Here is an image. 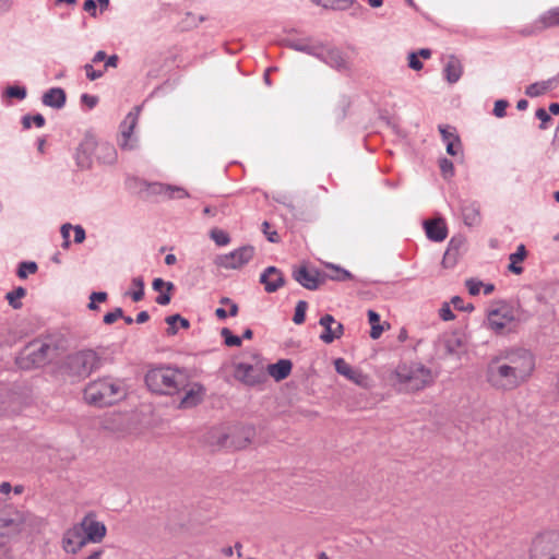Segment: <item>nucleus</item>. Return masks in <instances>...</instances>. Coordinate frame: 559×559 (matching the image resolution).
<instances>
[{
  "label": "nucleus",
  "instance_id": "obj_1",
  "mask_svg": "<svg viewBox=\"0 0 559 559\" xmlns=\"http://www.w3.org/2000/svg\"><path fill=\"white\" fill-rule=\"evenodd\" d=\"M536 368L534 354L524 347H509L493 355L485 371L486 382L496 391L509 392L525 384Z\"/></svg>",
  "mask_w": 559,
  "mask_h": 559
},
{
  "label": "nucleus",
  "instance_id": "obj_2",
  "mask_svg": "<svg viewBox=\"0 0 559 559\" xmlns=\"http://www.w3.org/2000/svg\"><path fill=\"white\" fill-rule=\"evenodd\" d=\"M436 376L431 369L420 362L400 364L393 374L392 381L404 392H418L433 384Z\"/></svg>",
  "mask_w": 559,
  "mask_h": 559
},
{
  "label": "nucleus",
  "instance_id": "obj_3",
  "mask_svg": "<svg viewBox=\"0 0 559 559\" xmlns=\"http://www.w3.org/2000/svg\"><path fill=\"white\" fill-rule=\"evenodd\" d=\"M126 396L123 384L110 377L99 378L90 382L84 389V400L87 404L104 407L110 406Z\"/></svg>",
  "mask_w": 559,
  "mask_h": 559
},
{
  "label": "nucleus",
  "instance_id": "obj_4",
  "mask_svg": "<svg viewBox=\"0 0 559 559\" xmlns=\"http://www.w3.org/2000/svg\"><path fill=\"white\" fill-rule=\"evenodd\" d=\"M150 390L160 394L174 395L188 386V374L173 367H158L145 376Z\"/></svg>",
  "mask_w": 559,
  "mask_h": 559
},
{
  "label": "nucleus",
  "instance_id": "obj_5",
  "mask_svg": "<svg viewBox=\"0 0 559 559\" xmlns=\"http://www.w3.org/2000/svg\"><path fill=\"white\" fill-rule=\"evenodd\" d=\"M102 366V358L94 349H82L67 357L66 369L71 376L86 378Z\"/></svg>",
  "mask_w": 559,
  "mask_h": 559
},
{
  "label": "nucleus",
  "instance_id": "obj_6",
  "mask_svg": "<svg viewBox=\"0 0 559 559\" xmlns=\"http://www.w3.org/2000/svg\"><path fill=\"white\" fill-rule=\"evenodd\" d=\"M530 559H559V530L536 535L531 544Z\"/></svg>",
  "mask_w": 559,
  "mask_h": 559
},
{
  "label": "nucleus",
  "instance_id": "obj_7",
  "mask_svg": "<svg viewBox=\"0 0 559 559\" xmlns=\"http://www.w3.org/2000/svg\"><path fill=\"white\" fill-rule=\"evenodd\" d=\"M487 326L496 334H507L514 331L516 326V312L508 304H498L487 313Z\"/></svg>",
  "mask_w": 559,
  "mask_h": 559
},
{
  "label": "nucleus",
  "instance_id": "obj_8",
  "mask_svg": "<svg viewBox=\"0 0 559 559\" xmlns=\"http://www.w3.org/2000/svg\"><path fill=\"white\" fill-rule=\"evenodd\" d=\"M255 255V248L251 245L241 246L235 250L218 254L214 259V264L223 270H239L246 266Z\"/></svg>",
  "mask_w": 559,
  "mask_h": 559
},
{
  "label": "nucleus",
  "instance_id": "obj_9",
  "mask_svg": "<svg viewBox=\"0 0 559 559\" xmlns=\"http://www.w3.org/2000/svg\"><path fill=\"white\" fill-rule=\"evenodd\" d=\"M83 535L87 542V544H99L103 542L107 534V527L105 523L97 520V515L94 512H88L84 515V518L79 522Z\"/></svg>",
  "mask_w": 559,
  "mask_h": 559
},
{
  "label": "nucleus",
  "instance_id": "obj_10",
  "mask_svg": "<svg viewBox=\"0 0 559 559\" xmlns=\"http://www.w3.org/2000/svg\"><path fill=\"white\" fill-rule=\"evenodd\" d=\"M83 533L84 532L82 531L79 523L66 530L61 539L62 549L67 554H78L83 547L87 545Z\"/></svg>",
  "mask_w": 559,
  "mask_h": 559
},
{
  "label": "nucleus",
  "instance_id": "obj_11",
  "mask_svg": "<svg viewBox=\"0 0 559 559\" xmlns=\"http://www.w3.org/2000/svg\"><path fill=\"white\" fill-rule=\"evenodd\" d=\"M97 148L95 136L86 134L79 144L75 153V162L81 169H90L93 165V155Z\"/></svg>",
  "mask_w": 559,
  "mask_h": 559
},
{
  "label": "nucleus",
  "instance_id": "obj_12",
  "mask_svg": "<svg viewBox=\"0 0 559 559\" xmlns=\"http://www.w3.org/2000/svg\"><path fill=\"white\" fill-rule=\"evenodd\" d=\"M334 367L337 373L342 374L355 384L365 389L370 386L369 377L360 370L352 367L344 358H336L334 360Z\"/></svg>",
  "mask_w": 559,
  "mask_h": 559
},
{
  "label": "nucleus",
  "instance_id": "obj_13",
  "mask_svg": "<svg viewBox=\"0 0 559 559\" xmlns=\"http://www.w3.org/2000/svg\"><path fill=\"white\" fill-rule=\"evenodd\" d=\"M50 350V346L45 343H32L25 347L23 352V356L21 360L27 359L29 362L21 364L23 368H28L31 366H40L43 365L48 356V352Z\"/></svg>",
  "mask_w": 559,
  "mask_h": 559
},
{
  "label": "nucleus",
  "instance_id": "obj_14",
  "mask_svg": "<svg viewBox=\"0 0 559 559\" xmlns=\"http://www.w3.org/2000/svg\"><path fill=\"white\" fill-rule=\"evenodd\" d=\"M140 108L135 107L133 111H130L124 120L120 124V132L122 136V141L120 142V146L123 150H133L135 147L134 140H132V134L134 128L136 127L139 119Z\"/></svg>",
  "mask_w": 559,
  "mask_h": 559
},
{
  "label": "nucleus",
  "instance_id": "obj_15",
  "mask_svg": "<svg viewBox=\"0 0 559 559\" xmlns=\"http://www.w3.org/2000/svg\"><path fill=\"white\" fill-rule=\"evenodd\" d=\"M319 323L323 328L320 340L325 344H331L333 341L340 338L343 335V324L337 322L333 316H323Z\"/></svg>",
  "mask_w": 559,
  "mask_h": 559
},
{
  "label": "nucleus",
  "instance_id": "obj_16",
  "mask_svg": "<svg viewBox=\"0 0 559 559\" xmlns=\"http://www.w3.org/2000/svg\"><path fill=\"white\" fill-rule=\"evenodd\" d=\"M260 283L265 292L274 293L285 285V277L280 269L267 266L260 276Z\"/></svg>",
  "mask_w": 559,
  "mask_h": 559
},
{
  "label": "nucleus",
  "instance_id": "obj_17",
  "mask_svg": "<svg viewBox=\"0 0 559 559\" xmlns=\"http://www.w3.org/2000/svg\"><path fill=\"white\" fill-rule=\"evenodd\" d=\"M319 55L321 57H317L319 60L323 61L331 68H335L337 70H344L347 68V61L343 55V52L337 48H329L325 49L321 44Z\"/></svg>",
  "mask_w": 559,
  "mask_h": 559
},
{
  "label": "nucleus",
  "instance_id": "obj_18",
  "mask_svg": "<svg viewBox=\"0 0 559 559\" xmlns=\"http://www.w3.org/2000/svg\"><path fill=\"white\" fill-rule=\"evenodd\" d=\"M235 378L247 385H255L261 382L262 372L248 364H238L235 367Z\"/></svg>",
  "mask_w": 559,
  "mask_h": 559
},
{
  "label": "nucleus",
  "instance_id": "obj_19",
  "mask_svg": "<svg viewBox=\"0 0 559 559\" xmlns=\"http://www.w3.org/2000/svg\"><path fill=\"white\" fill-rule=\"evenodd\" d=\"M181 391H185V395L179 404L181 408H190L198 405L204 396V388L199 383H190L188 381V386L181 389Z\"/></svg>",
  "mask_w": 559,
  "mask_h": 559
},
{
  "label": "nucleus",
  "instance_id": "obj_20",
  "mask_svg": "<svg viewBox=\"0 0 559 559\" xmlns=\"http://www.w3.org/2000/svg\"><path fill=\"white\" fill-rule=\"evenodd\" d=\"M427 237L432 241H443L448 237L445 222L441 217L428 219L424 223Z\"/></svg>",
  "mask_w": 559,
  "mask_h": 559
},
{
  "label": "nucleus",
  "instance_id": "obj_21",
  "mask_svg": "<svg viewBox=\"0 0 559 559\" xmlns=\"http://www.w3.org/2000/svg\"><path fill=\"white\" fill-rule=\"evenodd\" d=\"M293 277L302 287L310 290L317 289L320 284L317 273L309 271L306 266L294 270Z\"/></svg>",
  "mask_w": 559,
  "mask_h": 559
},
{
  "label": "nucleus",
  "instance_id": "obj_22",
  "mask_svg": "<svg viewBox=\"0 0 559 559\" xmlns=\"http://www.w3.org/2000/svg\"><path fill=\"white\" fill-rule=\"evenodd\" d=\"M67 100L66 92L61 87H52L44 93L41 102L45 106L61 109Z\"/></svg>",
  "mask_w": 559,
  "mask_h": 559
},
{
  "label": "nucleus",
  "instance_id": "obj_23",
  "mask_svg": "<svg viewBox=\"0 0 559 559\" xmlns=\"http://www.w3.org/2000/svg\"><path fill=\"white\" fill-rule=\"evenodd\" d=\"M283 45L289 49L305 52L307 55L313 56V57H321L319 55V50L321 47V44L311 45L309 43V39H285L283 41Z\"/></svg>",
  "mask_w": 559,
  "mask_h": 559
},
{
  "label": "nucleus",
  "instance_id": "obj_24",
  "mask_svg": "<svg viewBox=\"0 0 559 559\" xmlns=\"http://www.w3.org/2000/svg\"><path fill=\"white\" fill-rule=\"evenodd\" d=\"M96 159L105 165H114L117 162L118 154L116 147L108 142H97L95 150Z\"/></svg>",
  "mask_w": 559,
  "mask_h": 559
},
{
  "label": "nucleus",
  "instance_id": "obj_25",
  "mask_svg": "<svg viewBox=\"0 0 559 559\" xmlns=\"http://www.w3.org/2000/svg\"><path fill=\"white\" fill-rule=\"evenodd\" d=\"M443 72L445 80L450 84L456 83L461 79L463 72L461 61L456 57L450 56L449 60L445 63Z\"/></svg>",
  "mask_w": 559,
  "mask_h": 559
},
{
  "label": "nucleus",
  "instance_id": "obj_26",
  "mask_svg": "<svg viewBox=\"0 0 559 559\" xmlns=\"http://www.w3.org/2000/svg\"><path fill=\"white\" fill-rule=\"evenodd\" d=\"M153 289L160 293L155 300L158 305L165 306L170 302L171 296L169 292L174 289L171 282L166 283L162 278H155L153 281Z\"/></svg>",
  "mask_w": 559,
  "mask_h": 559
},
{
  "label": "nucleus",
  "instance_id": "obj_27",
  "mask_svg": "<svg viewBox=\"0 0 559 559\" xmlns=\"http://www.w3.org/2000/svg\"><path fill=\"white\" fill-rule=\"evenodd\" d=\"M292 361L288 359H281L276 364L270 365L267 368L269 374L276 381L286 379L292 371Z\"/></svg>",
  "mask_w": 559,
  "mask_h": 559
},
{
  "label": "nucleus",
  "instance_id": "obj_28",
  "mask_svg": "<svg viewBox=\"0 0 559 559\" xmlns=\"http://www.w3.org/2000/svg\"><path fill=\"white\" fill-rule=\"evenodd\" d=\"M527 251L524 245H520L516 248V251L514 253H511L509 257L510 263H509V271L513 274L520 275L523 273V267L521 266V263L526 259Z\"/></svg>",
  "mask_w": 559,
  "mask_h": 559
},
{
  "label": "nucleus",
  "instance_id": "obj_29",
  "mask_svg": "<svg viewBox=\"0 0 559 559\" xmlns=\"http://www.w3.org/2000/svg\"><path fill=\"white\" fill-rule=\"evenodd\" d=\"M148 191L152 194L159 195L162 199L165 198V193L171 194L174 192H178L181 195H188V192L181 187L169 186V185H164V183H159V182L150 183Z\"/></svg>",
  "mask_w": 559,
  "mask_h": 559
},
{
  "label": "nucleus",
  "instance_id": "obj_30",
  "mask_svg": "<svg viewBox=\"0 0 559 559\" xmlns=\"http://www.w3.org/2000/svg\"><path fill=\"white\" fill-rule=\"evenodd\" d=\"M539 28L543 31L559 26V7L552 8L538 17Z\"/></svg>",
  "mask_w": 559,
  "mask_h": 559
},
{
  "label": "nucleus",
  "instance_id": "obj_31",
  "mask_svg": "<svg viewBox=\"0 0 559 559\" xmlns=\"http://www.w3.org/2000/svg\"><path fill=\"white\" fill-rule=\"evenodd\" d=\"M367 314L371 325L370 337L372 340H378L384 331L383 325L380 324V316L373 310H368Z\"/></svg>",
  "mask_w": 559,
  "mask_h": 559
},
{
  "label": "nucleus",
  "instance_id": "obj_32",
  "mask_svg": "<svg viewBox=\"0 0 559 559\" xmlns=\"http://www.w3.org/2000/svg\"><path fill=\"white\" fill-rule=\"evenodd\" d=\"M25 296L26 289L20 286L7 293L5 299L13 309H21L23 306L21 299L24 298Z\"/></svg>",
  "mask_w": 559,
  "mask_h": 559
},
{
  "label": "nucleus",
  "instance_id": "obj_33",
  "mask_svg": "<svg viewBox=\"0 0 559 559\" xmlns=\"http://www.w3.org/2000/svg\"><path fill=\"white\" fill-rule=\"evenodd\" d=\"M176 322H179L181 328L188 329L190 323L187 319L182 318L180 314H174L166 318V323L169 325L167 333L170 335H175L177 333Z\"/></svg>",
  "mask_w": 559,
  "mask_h": 559
},
{
  "label": "nucleus",
  "instance_id": "obj_34",
  "mask_svg": "<svg viewBox=\"0 0 559 559\" xmlns=\"http://www.w3.org/2000/svg\"><path fill=\"white\" fill-rule=\"evenodd\" d=\"M350 106V102L347 97L343 96L338 99L336 107L334 108L333 115L336 121L343 120L347 115V109Z\"/></svg>",
  "mask_w": 559,
  "mask_h": 559
},
{
  "label": "nucleus",
  "instance_id": "obj_35",
  "mask_svg": "<svg viewBox=\"0 0 559 559\" xmlns=\"http://www.w3.org/2000/svg\"><path fill=\"white\" fill-rule=\"evenodd\" d=\"M211 239L217 245V246H227L230 242L229 235L219 228H213L210 231Z\"/></svg>",
  "mask_w": 559,
  "mask_h": 559
},
{
  "label": "nucleus",
  "instance_id": "obj_36",
  "mask_svg": "<svg viewBox=\"0 0 559 559\" xmlns=\"http://www.w3.org/2000/svg\"><path fill=\"white\" fill-rule=\"evenodd\" d=\"M550 81L547 82H540V83H533L526 87V95L530 97H537L543 95L548 88H549Z\"/></svg>",
  "mask_w": 559,
  "mask_h": 559
},
{
  "label": "nucleus",
  "instance_id": "obj_37",
  "mask_svg": "<svg viewBox=\"0 0 559 559\" xmlns=\"http://www.w3.org/2000/svg\"><path fill=\"white\" fill-rule=\"evenodd\" d=\"M539 27H540V25L538 23V19H536L533 23L525 25L522 28L518 29V34L523 37L536 36L538 34H540L542 32H544L543 28H539Z\"/></svg>",
  "mask_w": 559,
  "mask_h": 559
},
{
  "label": "nucleus",
  "instance_id": "obj_38",
  "mask_svg": "<svg viewBox=\"0 0 559 559\" xmlns=\"http://www.w3.org/2000/svg\"><path fill=\"white\" fill-rule=\"evenodd\" d=\"M132 286L135 288L131 293L132 300L138 302L144 297V281L142 277H134L132 280Z\"/></svg>",
  "mask_w": 559,
  "mask_h": 559
},
{
  "label": "nucleus",
  "instance_id": "obj_39",
  "mask_svg": "<svg viewBox=\"0 0 559 559\" xmlns=\"http://www.w3.org/2000/svg\"><path fill=\"white\" fill-rule=\"evenodd\" d=\"M37 270L38 266L35 262H22L17 269V276L24 280L28 274H35Z\"/></svg>",
  "mask_w": 559,
  "mask_h": 559
},
{
  "label": "nucleus",
  "instance_id": "obj_40",
  "mask_svg": "<svg viewBox=\"0 0 559 559\" xmlns=\"http://www.w3.org/2000/svg\"><path fill=\"white\" fill-rule=\"evenodd\" d=\"M307 307H308V304L304 300H300L297 302V306L295 309V314L293 318V321L296 324H302L305 322Z\"/></svg>",
  "mask_w": 559,
  "mask_h": 559
},
{
  "label": "nucleus",
  "instance_id": "obj_41",
  "mask_svg": "<svg viewBox=\"0 0 559 559\" xmlns=\"http://www.w3.org/2000/svg\"><path fill=\"white\" fill-rule=\"evenodd\" d=\"M328 267L334 272L333 274L330 275L331 280L344 282V281H349L353 277V275L344 269H341V267H337L334 265H329Z\"/></svg>",
  "mask_w": 559,
  "mask_h": 559
},
{
  "label": "nucleus",
  "instance_id": "obj_42",
  "mask_svg": "<svg viewBox=\"0 0 559 559\" xmlns=\"http://www.w3.org/2000/svg\"><path fill=\"white\" fill-rule=\"evenodd\" d=\"M5 95L10 98H17L22 100L26 97V88L20 85H12L7 87Z\"/></svg>",
  "mask_w": 559,
  "mask_h": 559
},
{
  "label": "nucleus",
  "instance_id": "obj_43",
  "mask_svg": "<svg viewBox=\"0 0 559 559\" xmlns=\"http://www.w3.org/2000/svg\"><path fill=\"white\" fill-rule=\"evenodd\" d=\"M353 3L354 0H328L325 9L346 10L350 8Z\"/></svg>",
  "mask_w": 559,
  "mask_h": 559
},
{
  "label": "nucleus",
  "instance_id": "obj_44",
  "mask_svg": "<svg viewBox=\"0 0 559 559\" xmlns=\"http://www.w3.org/2000/svg\"><path fill=\"white\" fill-rule=\"evenodd\" d=\"M439 167L444 178L452 177L454 174L453 163L443 157L439 160Z\"/></svg>",
  "mask_w": 559,
  "mask_h": 559
},
{
  "label": "nucleus",
  "instance_id": "obj_45",
  "mask_svg": "<svg viewBox=\"0 0 559 559\" xmlns=\"http://www.w3.org/2000/svg\"><path fill=\"white\" fill-rule=\"evenodd\" d=\"M535 117L540 120L539 129L546 130L548 128L547 123L551 120L549 112L540 107L535 111Z\"/></svg>",
  "mask_w": 559,
  "mask_h": 559
},
{
  "label": "nucleus",
  "instance_id": "obj_46",
  "mask_svg": "<svg viewBox=\"0 0 559 559\" xmlns=\"http://www.w3.org/2000/svg\"><path fill=\"white\" fill-rule=\"evenodd\" d=\"M450 306L452 305L455 309L471 312L474 310V306L472 304L464 305V300L460 296H454L451 298V301L449 302Z\"/></svg>",
  "mask_w": 559,
  "mask_h": 559
},
{
  "label": "nucleus",
  "instance_id": "obj_47",
  "mask_svg": "<svg viewBox=\"0 0 559 559\" xmlns=\"http://www.w3.org/2000/svg\"><path fill=\"white\" fill-rule=\"evenodd\" d=\"M222 335L225 337V343L227 346H240L241 338L239 336L233 335L228 329L222 330Z\"/></svg>",
  "mask_w": 559,
  "mask_h": 559
},
{
  "label": "nucleus",
  "instance_id": "obj_48",
  "mask_svg": "<svg viewBox=\"0 0 559 559\" xmlns=\"http://www.w3.org/2000/svg\"><path fill=\"white\" fill-rule=\"evenodd\" d=\"M509 106V102L506 99H498L495 102L493 115L497 118H503L506 116V109Z\"/></svg>",
  "mask_w": 559,
  "mask_h": 559
},
{
  "label": "nucleus",
  "instance_id": "obj_49",
  "mask_svg": "<svg viewBox=\"0 0 559 559\" xmlns=\"http://www.w3.org/2000/svg\"><path fill=\"white\" fill-rule=\"evenodd\" d=\"M447 153L449 155L455 156L457 155L459 151L461 150V141L459 136L452 138L451 141H448L447 143Z\"/></svg>",
  "mask_w": 559,
  "mask_h": 559
},
{
  "label": "nucleus",
  "instance_id": "obj_50",
  "mask_svg": "<svg viewBox=\"0 0 559 559\" xmlns=\"http://www.w3.org/2000/svg\"><path fill=\"white\" fill-rule=\"evenodd\" d=\"M123 317V311L121 308H116L114 311L108 312L104 316V323L105 324H112L118 319Z\"/></svg>",
  "mask_w": 559,
  "mask_h": 559
},
{
  "label": "nucleus",
  "instance_id": "obj_51",
  "mask_svg": "<svg viewBox=\"0 0 559 559\" xmlns=\"http://www.w3.org/2000/svg\"><path fill=\"white\" fill-rule=\"evenodd\" d=\"M439 132H440L444 143H447L448 141H451L452 138L459 136L457 134L454 133V128H452L450 126L440 124Z\"/></svg>",
  "mask_w": 559,
  "mask_h": 559
},
{
  "label": "nucleus",
  "instance_id": "obj_52",
  "mask_svg": "<svg viewBox=\"0 0 559 559\" xmlns=\"http://www.w3.org/2000/svg\"><path fill=\"white\" fill-rule=\"evenodd\" d=\"M439 316L440 318L443 320V321H452L455 319V316L454 313L452 312L451 310V307H450V304L449 302H444L440 310H439Z\"/></svg>",
  "mask_w": 559,
  "mask_h": 559
},
{
  "label": "nucleus",
  "instance_id": "obj_53",
  "mask_svg": "<svg viewBox=\"0 0 559 559\" xmlns=\"http://www.w3.org/2000/svg\"><path fill=\"white\" fill-rule=\"evenodd\" d=\"M467 289H468V293L473 296H476L480 293V289L483 287V283L480 281H476V280H467L466 283H465Z\"/></svg>",
  "mask_w": 559,
  "mask_h": 559
},
{
  "label": "nucleus",
  "instance_id": "obj_54",
  "mask_svg": "<svg viewBox=\"0 0 559 559\" xmlns=\"http://www.w3.org/2000/svg\"><path fill=\"white\" fill-rule=\"evenodd\" d=\"M85 74L91 81H95L104 75L103 70H95L92 64L87 63L84 66Z\"/></svg>",
  "mask_w": 559,
  "mask_h": 559
},
{
  "label": "nucleus",
  "instance_id": "obj_55",
  "mask_svg": "<svg viewBox=\"0 0 559 559\" xmlns=\"http://www.w3.org/2000/svg\"><path fill=\"white\" fill-rule=\"evenodd\" d=\"M408 67L415 71H419L424 67L423 62L419 60L418 53L415 51L408 55Z\"/></svg>",
  "mask_w": 559,
  "mask_h": 559
},
{
  "label": "nucleus",
  "instance_id": "obj_56",
  "mask_svg": "<svg viewBox=\"0 0 559 559\" xmlns=\"http://www.w3.org/2000/svg\"><path fill=\"white\" fill-rule=\"evenodd\" d=\"M81 103L90 109H93L98 104V97L90 94H82Z\"/></svg>",
  "mask_w": 559,
  "mask_h": 559
},
{
  "label": "nucleus",
  "instance_id": "obj_57",
  "mask_svg": "<svg viewBox=\"0 0 559 559\" xmlns=\"http://www.w3.org/2000/svg\"><path fill=\"white\" fill-rule=\"evenodd\" d=\"M263 233L266 236L267 240L271 242H278L280 237L275 230H270V224L267 222L263 223Z\"/></svg>",
  "mask_w": 559,
  "mask_h": 559
},
{
  "label": "nucleus",
  "instance_id": "obj_58",
  "mask_svg": "<svg viewBox=\"0 0 559 559\" xmlns=\"http://www.w3.org/2000/svg\"><path fill=\"white\" fill-rule=\"evenodd\" d=\"M72 230V226L70 224H64L61 227V235L63 238V248H69L70 246V231Z\"/></svg>",
  "mask_w": 559,
  "mask_h": 559
},
{
  "label": "nucleus",
  "instance_id": "obj_59",
  "mask_svg": "<svg viewBox=\"0 0 559 559\" xmlns=\"http://www.w3.org/2000/svg\"><path fill=\"white\" fill-rule=\"evenodd\" d=\"M83 9L88 12L92 16H96L97 7L95 0H86L83 4Z\"/></svg>",
  "mask_w": 559,
  "mask_h": 559
},
{
  "label": "nucleus",
  "instance_id": "obj_60",
  "mask_svg": "<svg viewBox=\"0 0 559 559\" xmlns=\"http://www.w3.org/2000/svg\"><path fill=\"white\" fill-rule=\"evenodd\" d=\"M72 230L74 231V241L76 243H81L85 239V231L81 226L72 227Z\"/></svg>",
  "mask_w": 559,
  "mask_h": 559
},
{
  "label": "nucleus",
  "instance_id": "obj_61",
  "mask_svg": "<svg viewBox=\"0 0 559 559\" xmlns=\"http://www.w3.org/2000/svg\"><path fill=\"white\" fill-rule=\"evenodd\" d=\"M90 300L96 301V302H104L107 300V293L105 292H94L90 296Z\"/></svg>",
  "mask_w": 559,
  "mask_h": 559
},
{
  "label": "nucleus",
  "instance_id": "obj_62",
  "mask_svg": "<svg viewBox=\"0 0 559 559\" xmlns=\"http://www.w3.org/2000/svg\"><path fill=\"white\" fill-rule=\"evenodd\" d=\"M221 302L229 305V314L231 317H236L237 316V313H238V306L235 302H233L229 298H222Z\"/></svg>",
  "mask_w": 559,
  "mask_h": 559
},
{
  "label": "nucleus",
  "instance_id": "obj_63",
  "mask_svg": "<svg viewBox=\"0 0 559 559\" xmlns=\"http://www.w3.org/2000/svg\"><path fill=\"white\" fill-rule=\"evenodd\" d=\"M32 120H33V123L37 127V128H41L45 126V118L41 114H36L34 116H32Z\"/></svg>",
  "mask_w": 559,
  "mask_h": 559
},
{
  "label": "nucleus",
  "instance_id": "obj_64",
  "mask_svg": "<svg viewBox=\"0 0 559 559\" xmlns=\"http://www.w3.org/2000/svg\"><path fill=\"white\" fill-rule=\"evenodd\" d=\"M118 61H119V58H118V56H116V55H112V56L108 57V58L106 59L105 70H106L107 68H116V67H117V64H118Z\"/></svg>",
  "mask_w": 559,
  "mask_h": 559
}]
</instances>
